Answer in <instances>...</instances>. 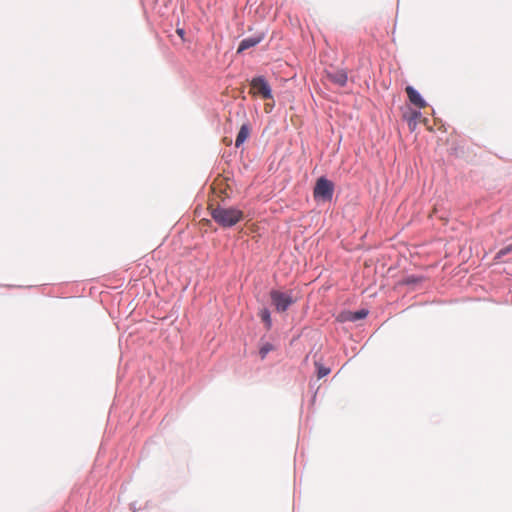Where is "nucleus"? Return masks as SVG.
Here are the masks:
<instances>
[{
	"label": "nucleus",
	"instance_id": "1",
	"mask_svg": "<svg viewBox=\"0 0 512 512\" xmlns=\"http://www.w3.org/2000/svg\"><path fill=\"white\" fill-rule=\"evenodd\" d=\"M208 209L210 210L212 219L224 228L236 225L244 217L243 212L234 207L225 208L221 206L213 207L210 205Z\"/></svg>",
	"mask_w": 512,
	"mask_h": 512
},
{
	"label": "nucleus",
	"instance_id": "2",
	"mask_svg": "<svg viewBox=\"0 0 512 512\" xmlns=\"http://www.w3.org/2000/svg\"><path fill=\"white\" fill-rule=\"evenodd\" d=\"M270 299L277 312L283 313L296 302L292 291L283 292L273 289L270 291Z\"/></svg>",
	"mask_w": 512,
	"mask_h": 512
},
{
	"label": "nucleus",
	"instance_id": "3",
	"mask_svg": "<svg viewBox=\"0 0 512 512\" xmlns=\"http://www.w3.org/2000/svg\"><path fill=\"white\" fill-rule=\"evenodd\" d=\"M334 192V184L325 177H320L315 184L313 196L315 200L330 201Z\"/></svg>",
	"mask_w": 512,
	"mask_h": 512
},
{
	"label": "nucleus",
	"instance_id": "4",
	"mask_svg": "<svg viewBox=\"0 0 512 512\" xmlns=\"http://www.w3.org/2000/svg\"><path fill=\"white\" fill-rule=\"evenodd\" d=\"M250 94L253 96H260L262 99H272V90L264 77L258 76L250 82Z\"/></svg>",
	"mask_w": 512,
	"mask_h": 512
},
{
	"label": "nucleus",
	"instance_id": "5",
	"mask_svg": "<svg viewBox=\"0 0 512 512\" xmlns=\"http://www.w3.org/2000/svg\"><path fill=\"white\" fill-rule=\"evenodd\" d=\"M405 91L407 93L409 101L416 106L419 109L425 108L427 106V103L425 100L421 97V95L412 87L407 86L405 88Z\"/></svg>",
	"mask_w": 512,
	"mask_h": 512
},
{
	"label": "nucleus",
	"instance_id": "6",
	"mask_svg": "<svg viewBox=\"0 0 512 512\" xmlns=\"http://www.w3.org/2000/svg\"><path fill=\"white\" fill-rule=\"evenodd\" d=\"M326 77L329 81H331L332 83H334L340 87L345 86L347 83V79H348L346 72L343 70H335V71L326 72Z\"/></svg>",
	"mask_w": 512,
	"mask_h": 512
},
{
	"label": "nucleus",
	"instance_id": "7",
	"mask_svg": "<svg viewBox=\"0 0 512 512\" xmlns=\"http://www.w3.org/2000/svg\"><path fill=\"white\" fill-rule=\"evenodd\" d=\"M263 39H264V34L263 33L255 35V36H252V37L245 38V39H243L240 42V44L238 46V49H237V52L241 53L244 50H247V49H249L251 47H254L257 44H259Z\"/></svg>",
	"mask_w": 512,
	"mask_h": 512
},
{
	"label": "nucleus",
	"instance_id": "8",
	"mask_svg": "<svg viewBox=\"0 0 512 512\" xmlns=\"http://www.w3.org/2000/svg\"><path fill=\"white\" fill-rule=\"evenodd\" d=\"M251 127L248 123L242 124L235 140V146L240 147L250 136Z\"/></svg>",
	"mask_w": 512,
	"mask_h": 512
},
{
	"label": "nucleus",
	"instance_id": "9",
	"mask_svg": "<svg viewBox=\"0 0 512 512\" xmlns=\"http://www.w3.org/2000/svg\"><path fill=\"white\" fill-rule=\"evenodd\" d=\"M367 314H368V311L362 309V310H359L356 312H345V313L341 314L340 317H341V321L355 322V321L365 318L367 316Z\"/></svg>",
	"mask_w": 512,
	"mask_h": 512
},
{
	"label": "nucleus",
	"instance_id": "10",
	"mask_svg": "<svg viewBox=\"0 0 512 512\" xmlns=\"http://www.w3.org/2000/svg\"><path fill=\"white\" fill-rule=\"evenodd\" d=\"M259 316H260L261 320L265 323L266 328L270 329L271 325H272V321H271V316H270L269 310L267 308L261 309L259 312Z\"/></svg>",
	"mask_w": 512,
	"mask_h": 512
},
{
	"label": "nucleus",
	"instance_id": "11",
	"mask_svg": "<svg viewBox=\"0 0 512 512\" xmlns=\"http://www.w3.org/2000/svg\"><path fill=\"white\" fill-rule=\"evenodd\" d=\"M274 349V346L271 343H265L261 346L259 350V354L261 359H264L269 352H271Z\"/></svg>",
	"mask_w": 512,
	"mask_h": 512
},
{
	"label": "nucleus",
	"instance_id": "12",
	"mask_svg": "<svg viewBox=\"0 0 512 512\" xmlns=\"http://www.w3.org/2000/svg\"><path fill=\"white\" fill-rule=\"evenodd\" d=\"M318 367V370H317V376L318 378H323L325 376H327L329 373H330V369L329 368H325L321 365H317Z\"/></svg>",
	"mask_w": 512,
	"mask_h": 512
},
{
	"label": "nucleus",
	"instance_id": "13",
	"mask_svg": "<svg viewBox=\"0 0 512 512\" xmlns=\"http://www.w3.org/2000/svg\"><path fill=\"white\" fill-rule=\"evenodd\" d=\"M177 34L181 37L184 36V30L183 29H177Z\"/></svg>",
	"mask_w": 512,
	"mask_h": 512
},
{
	"label": "nucleus",
	"instance_id": "14",
	"mask_svg": "<svg viewBox=\"0 0 512 512\" xmlns=\"http://www.w3.org/2000/svg\"><path fill=\"white\" fill-rule=\"evenodd\" d=\"M406 282L407 283H412V282H414V279H412V277H409Z\"/></svg>",
	"mask_w": 512,
	"mask_h": 512
},
{
	"label": "nucleus",
	"instance_id": "15",
	"mask_svg": "<svg viewBox=\"0 0 512 512\" xmlns=\"http://www.w3.org/2000/svg\"><path fill=\"white\" fill-rule=\"evenodd\" d=\"M419 115H420V113H418V112L414 113V117H418Z\"/></svg>",
	"mask_w": 512,
	"mask_h": 512
}]
</instances>
